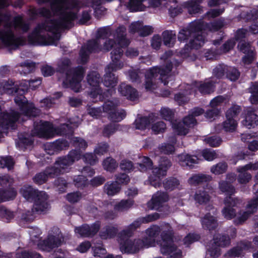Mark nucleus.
<instances>
[{
    "label": "nucleus",
    "instance_id": "55",
    "mask_svg": "<svg viewBox=\"0 0 258 258\" xmlns=\"http://www.w3.org/2000/svg\"><path fill=\"white\" fill-rule=\"evenodd\" d=\"M238 47L240 51L245 54L248 53L250 54L251 52H253L249 43L244 41H241L239 43Z\"/></svg>",
    "mask_w": 258,
    "mask_h": 258
},
{
    "label": "nucleus",
    "instance_id": "19",
    "mask_svg": "<svg viewBox=\"0 0 258 258\" xmlns=\"http://www.w3.org/2000/svg\"><path fill=\"white\" fill-rule=\"evenodd\" d=\"M230 243V239L224 235H219L214 238L213 246L208 249L210 255L213 257L218 256L220 254L219 246L224 247Z\"/></svg>",
    "mask_w": 258,
    "mask_h": 258
},
{
    "label": "nucleus",
    "instance_id": "53",
    "mask_svg": "<svg viewBox=\"0 0 258 258\" xmlns=\"http://www.w3.org/2000/svg\"><path fill=\"white\" fill-rule=\"evenodd\" d=\"M144 0H130L128 7L132 11H142V2Z\"/></svg>",
    "mask_w": 258,
    "mask_h": 258
},
{
    "label": "nucleus",
    "instance_id": "35",
    "mask_svg": "<svg viewBox=\"0 0 258 258\" xmlns=\"http://www.w3.org/2000/svg\"><path fill=\"white\" fill-rule=\"evenodd\" d=\"M202 2V0H191L187 2L186 3V7L189 14L193 15L201 13L202 8L200 6V4Z\"/></svg>",
    "mask_w": 258,
    "mask_h": 258
},
{
    "label": "nucleus",
    "instance_id": "34",
    "mask_svg": "<svg viewBox=\"0 0 258 258\" xmlns=\"http://www.w3.org/2000/svg\"><path fill=\"white\" fill-rule=\"evenodd\" d=\"M243 124L248 128L254 127L258 124V116L253 111H248Z\"/></svg>",
    "mask_w": 258,
    "mask_h": 258
},
{
    "label": "nucleus",
    "instance_id": "60",
    "mask_svg": "<svg viewBox=\"0 0 258 258\" xmlns=\"http://www.w3.org/2000/svg\"><path fill=\"white\" fill-rule=\"evenodd\" d=\"M166 128V125L163 121H158L154 123L152 129L156 134L164 131Z\"/></svg>",
    "mask_w": 258,
    "mask_h": 258
},
{
    "label": "nucleus",
    "instance_id": "62",
    "mask_svg": "<svg viewBox=\"0 0 258 258\" xmlns=\"http://www.w3.org/2000/svg\"><path fill=\"white\" fill-rule=\"evenodd\" d=\"M225 100L226 98L222 96H217L211 101L210 106L212 108H217V106L220 105Z\"/></svg>",
    "mask_w": 258,
    "mask_h": 258
},
{
    "label": "nucleus",
    "instance_id": "24",
    "mask_svg": "<svg viewBox=\"0 0 258 258\" xmlns=\"http://www.w3.org/2000/svg\"><path fill=\"white\" fill-rule=\"evenodd\" d=\"M169 166L165 164H160L158 167L153 169V175L150 177L151 184L154 187H158L161 184L160 177L166 175L167 169Z\"/></svg>",
    "mask_w": 258,
    "mask_h": 258
},
{
    "label": "nucleus",
    "instance_id": "45",
    "mask_svg": "<svg viewBox=\"0 0 258 258\" xmlns=\"http://www.w3.org/2000/svg\"><path fill=\"white\" fill-rule=\"evenodd\" d=\"M117 232V229L116 227L108 226L101 232L100 236L102 239L111 238L116 235Z\"/></svg>",
    "mask_w": 258,
    "mask_h": 258
},
{
    "label": "nucleus",
    "instance_id": "39",
    "mask_svg": "<svg viewBox=\"0 0 258 258\" xmlns=\"http://www.w3.org/2000/svg\"><path fill=\"white\" fill-rule=\"evenodd\" d=\"M54 97L46 98L41 100L40 102V106L45 109L52 107L56 103V100L61 97L62 94L60 92H57L54 94Z\"/></svg>",
    "mask_w": 258,
    "mask_h": 258
},
{
    "label": "nucleus",
    "instance_id": "10",
    "mask_svg": "<svg viewBox=\"0 0 258 258\" xmlns=\"http://www.w3.org/2000/svg\"><path fill=\"white\" fill-rule=\"evenodd\" d=\"M119 104L117 100H108L102 106L103 112L108 114V118L111 121H120L126 116L125 111L123 109L117 108Z\"/></svg>",
    "mask_w": 258,
    "mask_h": 258
},
{
    "label": "nucleus",
    "instance_id": "59",
    "mask_svg": "<svg viewBox=\"0 0 258 258\" xmlns=\"http://www.w3.org/2000/svg\"><path fill=\"white\" fill-rule=\"evenodd\" d=\"M205 141L210 146L216 147L219 146L222 142L221 139L217 136H213L205 139Z\"/></svg>",
    "mask_w": 258,
    "mask_h": 258
},
{
    "label": "nucleus",
    "instance_id": "28",
    "mask_svg": "<svg viewBox=\"0 0 258 258\" xmlns=\"http://www.w3.org/2000/svg\"><path fill=\"white\" fill-rule=\"evenodd\" d=\"M168 200V196L163 192H157L154 194L152 199L148 203V207L151 209L158 210L163 203Z\"/></svg>",
    "mask_w": 258,
    "mask_h": 258
},
{
    "label": "nucleus",
    "instance_id": "52",
    "mask_svg": "<svg viewBox=\"0 0 258 258\" xmlns=\"http://www.w3.org/2000/svg\"><path fill=\"white\" fill-rule=\"evenodd\" d=\"M227 166L225 162H219L211 168V172L215 174H220L224 173Z\"/></svg>",
    "mask_w": 258,
    "mask_h": 258
},
{
    "label": "nucleus",
    "instance_id": "23",
    "mask_svg": "<svg viewBox=\"0 0 258 258\" xmlns=\"http://www.w3.org/2000/svg\"><path fill=\"white\" fill-rule=\"evenodd\" d=\"M207 210L210 212L206 214L202 220L203 227L209 230L214 229L217 225L215 215L216 214V209L212 206L207 207Z\"/></svg>",
    "mask_w": 258,
    "mask_h": 258
},
{
    "label": "nucleus",
    "instance_id": "42",
    "mask_svg": "<svg viewBox=\"0 0 258 258\" xmlns=\"http://www.w3.org/2000/svg\"><path fill=\"white\" fill-rule=\"evenodd\" d=\"M16 67H20L21 69H18L20 74L26 75L30 74L35 70V64L33 62H25L17 65Z\"/></svg>",
    "mask_w": 258,
    "mask_h": 258
},
{
    "label": "nucleus",
    "instance_id": "54",
    "mask_svg": "<svg viewBox=\"0 0 258 258\" xmlns=\"http://www.w3.org/2000/svg\"><path fill=\"white\" fill-rule=\"evenodd\" d=\"M227 78L232 81H235L238 79L240 72L235 68H227Z\"/></svg>",
    "mask_w": 258,
    "mask_h": 258
},
{
    "label": "nucleus",
    "instance_id": "43",
    "mask_svg": "<svg viewBox=\"0 0 258 258\" xmlns=\"http://www.w3.org/2000/svg\"><path fill=\"white\" fill-rule=\"evenodd\" d=\"M212 177L210 175L196 174L189 178L188 182L190 184H196L201 182L210 181Z\"/></svg>",
    "mask_w": 258,
    "mask_h": 258
},
{
    "label": "nucleus",
    "instance_id": "31",
    "mask_svg": "<svg viewBox=\"0 0 258 258\" xmlns=\"http://www.w3.org/2000/svg\"><path fill=\"white\" fill-rule=\"evenodd\" d=\"M161 232V229L157 225H153L146 230V235L144 237L143 240L145 243L151 241L149 244V246H154L155 238Z\"/></svg>",
    "mask_w": 258,
    "mask_h": 258
},
{
    "label": "nucleus",
    "instance_id": "17",
    "mask_svg": "<svg viewBox=\"0 0 258 258\" xmlns=\"http://www.w3.org/2000/svg\"><path fill=\"white\" fill-rule=\"evenodd\" d=\"M258 207V200L255 198L248 203L246 211H240L236 216L234 223L240 224L245 221L251 214L256 211Z\"/></svg>",
    "mask_w": 258,
    "mask_h": 258
},
{
    "label": "nucleus",
    "instance_id": "50",
    "mask_svg": "<svg viewBox=\"0 0 258 258\" xmlns=\"http://www.w3.org/2000/svg\"><path fill=\"white\" fill-rule=\"evenodd\" d=\"M119 125L118 124L110 123L104 126L103 131L104 136L109 137L118 130Z\"/></svg>",
    "mask_w": 258,
    "mask_h": 258
},
{
    "label": "nucleus",
    "instance_id": "3",
    "mask_svg": "<svg viewBox=\"0 0 258 258\" xmlns=\"http://www.w3.org/2000/svg\"><path fill=\"white\" fill-rule=\"evenodd\" d=\"M106 29H102L98 31L97 37L95 39L88 41L86 44L82 46L79 55V62L85 63L89 58V54L92 52H98L101 51H108L112 48L120 47L118 42L113 39H105L107 34Z\"/></svg>",
    "mask_w": 258,
    "mask_h": 258
},
{
    "label": "nucleus",
    "instance_id": "41",
    "mask_svg": "<svg viewBox=\"0 0 258 258\" xmlns=\"http://www.w3.org/2000/svg\"><path fill=\"white\" fill-rule=\"evenodd\" d=\"M194 199L197 203L204 204L210 201V196L205 190H200L196 192Z\"/></svg>",
    "mask_w": 258,
    "mask_h": 258
},
{
    "label": "nucleus",
    "instance_id": "2",
    "mask_svg": "<svg viewBox=\"0 0 258 258\" xmlns=\"http://www.w3.org/2000/svg\"><path fill=\"white\" fill-rule=\"evenodd\" d=\"M224 25V22L221 20L206 25L202 21H195L190 24L187 29L179 32L178 39L182 41L190 38L189 46L191 48L198 49L205 42L204 34L206 31L205 27L210 31H216L222 28Z\"/></svg>",
    "mask_w": 258,
    "mask_h": 258
},
{
    "label": "nucleus",
    "instance_id": "13",
    "mask_svg": "<svg viewBox=\"0 0 258 258\" xmlns=\"http://www.w3.org/2000/svg\"><path fill=\"white\" fill-rule=\"evenodd\" d=\"M63 242V238L59 229L55 228L53 234H49L48 238L38 244V247L42 250L49 251L58 247Z\"/></svg>",
    "mask_w": 258,
    "mask_h": 258
},
{
    "label": "nucleus",
    "instance_id": "44",
    "mask_svg": "<svg viewBox=\"0 0 258 258\" xmlns=\"http://www.w3.org/2000/svg\"><path fill=\"white\" fill-rule=\"evenodd\" d=\"M219 188L222 192L230 196L232 195L235 192L234 187L229 183L227 181H221L219 182Z\"/></svg>",
    "mask_w": 258,
    "mask_h": 258
},
{
    "label": "nucleus",
    "instance_id": "51",
    "mask_svg": "<svg viewBox=\"0 0 258 258\" xmlns=\"http://www.w3.org/2000/svg\"><path fill=\"white\" fill-rule=\"evenodd\" d=\"M21 194L27 200H29L32 198L35 194L37 195L39 191L34 189L31 186L24 187L21 189Z\"/></svg>",
    "mask_w": 258,
    "mask_h": 258
},
{
    "label": "nucleus",
    "instance_id": "36",
    "mask_svg": "<svg viewBox=\"0 0 258 258\" xmlns=\"http://www.w3.org/2000/svg\"><path fill=\"white\" fill-rule=\"evenodd\" d=\"M16 86L12 81L0 82V95L4 93L13 94L15 93Z\"/></svg>",
    "mask_w": 258,
    "mask_h": 258
},
{
    "label": "nucleus",
    "instance_id": "46",
    "mask_svg": "<svg viewBox=\"0 0 258 258\" xmlns=\"http://www.w3.org/2000/svg\"><path fill=\"white\" fill-rule=\"evenodd\" d=\"M13 25L15 29H21L23 32H27L29 29V25L25 23L20 17H16L13 20Z\"/></svg>",
    "mask_w": 258,
    "mask_h": 258
},
{
    "label": "nucleus",
    "instance_id": "40",
    "mask_svg": "<svg viewBox=\"0 0 258 258\" xmlns=\"http://www.w3.org/2000/svg\"><path fill=\"white\" fill-rule=\"evenodd\" d=\"M121 187L116 182H107L104 186L105 192L108 196H114L118 193L120 190Z\"/></svg>",
    "mask_w": 258,
    "mask_h": 258
},
{
    "label": "nucleus",
    "instance_id": "22",
    "mask_svg": "<svg viewBox=\"0 0 258 258\" xmlns=\"http://www.w3.org/2000/svg\"><path fill=\"white\" fill-rule=\"evenodd\" d=\"M122 48L117 47L111 52V62L106 67L109 70H118L123 67V63L121 60L123 52Z\"/></svg>",
    "mask_w": 258,
    "mask_h": 258
},
{
    "label": "nucleus",
    "instance_id": "33",
    "mask_svg": "<svg viewBox=\"0 0 258 258\" xmlns=\"http://www.w3.org/2000/svg\"><path fill=\"white\" fill-rule=\"evenodd\" d=\"M67 163L66 164V162H56L53 167L46 169L45 174L48 178L54 177L59 173L64 172V166L66 165L70 166L71 162H67Z\"/></svg>",
    "mask_w": 258,
    "mask_h": 258
},
{
    "label": "nucleus",
    "instance_id": "58",
    "mask_svg": "<svg viewBox=\"0 0 258 258\" xmlns=\"http://www.w3.org/2000/svg\"><path fill=\"white\" fill-rule=\"evenodd\" d=\"M227 67L224 65L219 64L213 70V75L217 78H220L223 76Z\"/></svg>",
    "mask_w": 258,
    "mask_h": 258
},
{
    "label": "nucleus",
    "instance_id": "37",
    "mask_svg": "<svg viewBox=\"0 0 258 258\" xmlns=\"http://www.w3.org/2000/svg\"><path fill=\"white\" fill-rule=\"evenodd\" d=\"M163 43L168 47H172L176 40L175 33L173 31H165L162 33Z\"/></svg>",
    "mask_w": 258,
    "mask_h": 258
},
{
    "label": "nucleus",
    "instance_id": "20",
    "mask_svg": "<svg viewBox=\"0 0 258 258\" xmlns=\"http://www.w3.org/2000/svg\"><path fill=\"white\" fill-rule=\"evenodd\" d=\"M80 160L84 161H95L96 158L92 153L82 155L79 151L72 150L67 156L60 158L59 161H76Z\"/></svg>",
    "mask_w": 258,
    "mask_h": 258
},
{
    "label": "nucleus",
    "instance_id": "29",
    "mask_svg": "<svg viewBox=\"0 0 258 258\" xmlns=\"http://www.w3.org/2000/svg\"><path fill=\"white\" fill-rule=\"evenodd\" d=\"M252 248L251 243L249 242H242L237 247L229 251L226 256L234 257L243 256V254L244 252Z\"/></svg>",
    "mask_w": 258,
    "mask_h": 258
},
{
    "label": "nucleus",
    "instance_id": "21",
    "mask_svg": "<svg viewBox=\"0 0 258 258\" xmlns=\"http://www.w3.org/2000/svg\"><path fill=\"white\" fill-rule=\"evenodd\" d=\"M258 169V162L253 164H248L246 165L239 167L237 169L239 174L237 176V180L240 184H246L251 179V175L247 172L249 169L256 170Z\"/></svg>",
    "mask_w": 258,
    "mask_h": 258
},
{
    "label": "nucleus",
    "instance_id": "25",
    "mask_svg": "<svg viewBox=\"0 0 258 258\" xmlns=\"http://www.w3.org/2000/svg\"><path fill=\"white\" fill-rule=\"evenodd\" d=\"M47 196L44 191H39L37 195L32 212L34 210L38 213H41L45 211L48 208V204L47 202Z\"/></svg>",
    "mask_w": 258,
    "mask_h": 258
},
{
    "label": "nucleus",
    "instance_id": "32",
    "mask_svg": "<svg viewBox=\"0 0 258 258\" xmlns=\"http://www.w3.org/2000/svg\"><path fill=\"white\" fill-rule=\"evenodd\" d=\"M114 37L121 47H126L130 43L129 40L126 38V28L123 26L117 28Z\"/></svg>",
    "mask_w": 258,
    "mask_h": 258
},
{
    "label": "nucleus",
    "instance_id": "63",
    "mask_svg": "<svg viewBox=\"0 0 258 258\" xmlns=\"http://www.w3.org/2000/svg\"><path fill=\"white\" fill-rule=\"evenodd\" d=\"M220 112V110L217 108H212L206 112L205 116L209 119H214L215 117L219 115Z\"/></svg>",
    "mask_w": 258,
    "mask_h": 258
},
{
    "label": "nucleus",
    "instance_id": "26",
    "mask_svg": "<svg viewBox=\"0 0 258 258\" xmlns=\"http://www.w3.org/2000/svg\"><path fill=\"white\" fill-rule=\"evenodd\" d=\"M100 225L96 223L90 226L83 225L81 227H76L75 232L76 234L82 237H89L94 235L99 230Z\"/></svg>",
    "mask_w": 258,
    "mask_h": 258
},
{
    "label": "nucleus",
    "instance_id": "11",
    "mask_svg": "<svg viewBox=\"0 0 258 258\" xmlns=\"http://www.w3.org/2000/svg\"><path fill=\"white\" fill-rule=\"evenodd\" d=\"M215 82L212 79H207L204 81L195 82L191 85L185 87V95L191 94L198 90L202 94H210L215 91Z\"/></svg>",
    "mask_w": 258,
    "mask_h": 258
},
{
    "label": "nucleus",
    "instance_id": "18",
    "mask_svg": "<svg viewBox=\"0 0 258 258\" xmlns=\"http://www.w3.org/2000/svg\"><path fill=\"white\" fill-rule=\"evenodd\" d=\"M197 123L196 120L190 114L184 117L182 122L173 124V127L177 134L185 135L188 131V128L195 126Z\"/></svg>",
    "mask_w": 258,
    "mask_h": 258
},
{
    "label": "nucleus",
    "instance_id": "64",
    "mask_svg": "<svg viewBox=\"0 0 258 258\" xmlns=\"http://www.w3.org/2000/svg\"><path fill=\"white\" fill-rule=\"evenodd\" d=\"M160 114L166 120L171 119L173 112L168 108H162L160 110Z\"/></svg>",
    "mask_w": 258,
    "mask_h": 258
},
{
    "label": "nucleus",
    "instance_id": "16",
    "mask_svg": "<svg viewBox=\"0 0 258 258\" xmlns=\"http://www.w3.org/2000/svg\"><path fill=\"white\" fill-rule=\"evenodd\" d=\"M240 203V201L237 198H232L231 196L227 197L224 201V208L222 210V213L225 218L231 219L236 218V212L233 207L237 206Z\"/></svg>",
    "mask_w": 258,
    "mask_h": 258
},
{
    "label": "nucleus",
    "instance_id": "38",
    "mask_svg": "<svg viewBox=\"0 0 258 258\" xmlns=\"http://www.w3.org/2000/svg\"><path fill=\"white\" fill-rule=\"evenodd\" d=\"M248 92L251 94L249 100L252 104H258V82L251 83L248 89Z\"/></svg>",
    "mask_w": 258,
    "mask_h": 258
},
{
    "label": "nucleus",
    "instance_id": "57",
    "mask_svg": "<svg viewBox=\"0 0 258 258\" xmlns=\"http://www.w3.org/2000/svg\"><path fill=\"white\" fill-rule=\"evenodd\" d=\"M17 257L19 258H41L40 255L36 252H30L26 250L21 253H17Z\"/></svg>",
    "mask_w": 258,
    "mask_h": 258
},
{
    "label": "nucleus",
    "instance_id": "47",
    "mask_svg": "<svg viewBox=\"0 0 258 258\" xmlns=\"http://www.w3.org/2000/svg\"><path fill=\"white\" fill-rule=\"evenodd\" d=\"M134 202L131 200H122L114 206L116 211H123L128 210L132 207Z\"/></svg>",
    "mask_w": 258,
    "mask_h": 258
},
{
    "label": "nucleus",
    "instance_id": "7",
    "mask_svg": "<svg viewBox=\"0 0 258 258\" xmlns=\"http://www.w3.org/2000/svg\"><path fill=\"white\" fill-rule=\"evenodd\" d=\"M8 6L7 0H0V8ZM9 20L7 16L0 13V26L4 22ZM12 24L7 22L3 29L0 30V40L5 45L8 46L18 47L25 43V39L23 37H16L12 30Z\"/></svg>",
    "mask_w": 258,
    "mask_h": 258
},
{
    "label": "nucleus",
    "instance_id": "27",
    "mask_svg": "<svg viewBox=\"0 0 258 258\" xmlns=\"http://www.w3.org/2000/svg\"><path fill=\"white\" fill-rule=\"evenodd\" d=\"M117 70H114L113 69H108V67L105 68V74L104 76V79L103 83L104 85L110 88V94H112L115 93V90L113 88L116 85L117 83V79L115 77V75L113 74L112 72L116 71Z\"/></svg>",
    "mask_w": 258,
    "mask_h": 258
},
{
    "label": "nucleus",
    "instance_id": "8",
    "mask_svg": "<svg viewBox=\"0 0 258 258\" xmlns=\"http://www.w3.org/2000/svg\"><path fill=\"white\" fill-rule=\"evenodd\" d=\"M71 61L69 59H63L60 67L63 71H66V80L63 82L66 87H70L76 92L80 91V82L83 78L84 69L82 67L70 68Z\"/></svg>",
    "mask_w": 258,
    "mask_h": 258
},
{
    "label": "nucleus",
    "instance_id": "4",
    "mask_svg": "<svg viewBox=\"0 0 258 258\" xmlns=\"http://www.w3.org/2000/svg\"><path fill=\"white\" fill-rule=\"evenodd\" d=\"M140 224V221L136 220L119 233L118 242L122 252L134 253L144 247H149L151 241L145 243L143 239L130 238L133 231L138 228Z\"/></svg>",
    "mask_w": 258,
    "mask_h": 258
},
{
    "label": "nucleus",
    "instance_id": "9",
    "mask_svg": "<svg viewBox=\"0 0 258 258\" xmlns=\"http://www.w3.org/2000/svg\"><path fill=\"white\" fill-rule=\"evenodd\" d=\"M29 85V81H24L21 83L18 88L15 89V93H18L19 96L15 98V102L18 105L22 113L28 116H36L40 113L39 109L36 108L32 103H28L23 94L27 91Z\"/></svg>",
    "mask_w": 258,
    "mask_h": 258
},
{
    "label": "nucleus",
    "instance_id": "61",
    "mask_svg": "<svg viewBox=\"0 0 258 258\" xmlns=\"http://www.w3.org/2000/svg\"><path fill=\"white\" fill-rule=\"evenodd\" d=\"M200 238V236L198 235L194 234H189L186 237H185L183 242L185 245H189L192 242L198 241Z\"/></svg>",
    "mask_w": 258,
    "mask_h": 258
},
{
    "label": "nucleus",
    "instance_id": "12",
    "mask_svg": "<svg viewBox=\"0 0 258 258\" xmlns=\"http://www.w3.org/2000/svg\"><path fill=\"white\" fill-rule=\"evenodd\" d=\"M158 244L160 245L162 253L170 255L168 258H180L182 256L181 251L174 246L170 235L163 234L162 239L158 242Z\"/></svg>",
    "mask_w": 258,
    "mask_h": 258
},
{
    "label": "nucleus",
    "instance_id": "14",
    "mask_svg": "<svg viewBox=\"0 0 258 258\" xmlns=\"http://www.w3.org/2000/svg\"><path fill=\"white\" fill-rule=\"evenodd\" d=\"M100 75L96 72H92L87 76V81L91 86L89 96L96 101L102 98V91L99 87Z\"/></svg>",
    "mask_w": 258,
    "mask_h": 258
},
{
    "label": "nucleus",
    "instance_id": "56",
    "mask_svg": "<svg viewBox=\"0 0 258 258\" xmlns=\"http://www.w3.org/2000/svg\"><path fill=\"white\" fill-rule=\"evenodd\" d=\"M179 185V181L175 178H172L168 180L165 183H164V186L167 189L173 190L178 187Z\"/></svg>",
    "mask_w": 258,
    "mask_h": 258
},
{
    "label": "nucleus",
    "instance_id": "48",
    "mask_svg": "<svg viewBox=\"0 0 258 258\" xmlns=\"http://www.w3.org/2000/svg\"><path fill=\"white\" fill-rule=\"evenodd\" d=\"M150 121L148 117H144L138 118L136 119L134 125L138 130H145L150 124Z\"/></svg>",
    "mask_w": 258,
    "mask_h": 258
},
{
    "label": "nucleus",
    "instance_id": "1",
    "mask_svg": "<svg viewBox=\"0 0 258 258\" xmlns=\"http://www.w3.org/2000/svg\"><path fill=\"white\" fill-rule=\"evenodd\" d=\"M39 3L50 2L52 12L45 8L37 10V14L50 18L52 15L58 16L57 20H46L39 24L28 36L29 42L35 45H55L60 39V30L74 26L79 11L77 2L75 0H38Z\"/></svg>",
    "mask_w": 258,
    "mask_h": 258
},
{
    "label": "nucleus",
    "instance_id": "5",
    "mask_svg": "<svg viewBox=\"0 0 258 258\" xmlns=\"http://www.w3.org/2000/svg\"><path fill=\"white\" fill-rule=\"evenodd\" d=\"M79 122L70 121V124H63L59 126L53 127L52 124L47 121H40L34 123L33 130L31 131L32 136L48 139L55 135H63L68 134L74 127L78 126Z\"/></svg>",
    "mask_w": 258,
    "mask_h": 258
},
{
    "label": "nucleus",
    "instance_id": "6",
    "mask_svg": "<svg viewBox=\"0 0 258 258\" xmlns=\"http://www.w3.org/2000/svg\"><path fill=\"white\" fill-rule=\"evenodd\" d=\"M172 68L171 62L167 61L166 66L161 68L156 67L149 70L146 74L145 89L147 91H152L156 89L157 80H160L164 85L167 84V79L172 78L170 73Z\"/></svg>",
    "mask_w": 258,
    "mask_h": 258
},
{
    "label": "nucleus",
    "instance_id": "30",
    "mask_svg": "<svg viewBox=\"0 0 258 258\" xmlns=\"http://www.w3.org/2000/svg\"><path fill=\"white\" fill-rule=\"evenodd\" d=\"M118 92L122 96L131 100H135L139 97L137 91L131 86L121 83L118 87Z\"/></svg>",
    "mask_w": 258,
    "mask_h": 258
},
{
    "label": "nucleus",
    "instance_id": "15",
    "mask_svg": "<svg viewBox=\"0 0 258 258\" xmlns=\"http://www.w3.org/2000/svg\"><path fill=\"white\" fill-rule=\"evenodd\" d=\"M240 106L233 105L226 112L227 120L223 123V127L226 131H233L237 126V121L235 118L240 113Z\"/></svg>",
    "mask_w": 258,
    "mask_h": 258
},
{
    "label": "nucleus",
    "instance_id": "49",
    "mask_svg": "<svg viewBox=\"0 0 258 258\" xmlns=\"http://www.w3.org/2000/svg\"><path fill=\"white\" fill-rule=\"evenodd\" d=\"M240 17L246 20H254L258 18V10L253 9L248 13V11L243 12L240 15Z\"/></svg>",
    "mask_w": 258,
    "mask_h": 258
}]
</instances>
